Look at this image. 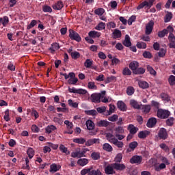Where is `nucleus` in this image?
<instances>
[{
  "instance_id": "nucleus-46",
  "label": "nucleus",
  "mask_w": 175,
  "mask_h": 175,
  "mask_svg": "<svg viewBox=\"0 0 175 175\" xmlns=\"http://www.w3.org/2000/svg\"><path fill=\"white\" fill-rule=\"evenodd\" d=\"M126 94L129 96L133 95V94H135V88L132 86L128 87L126 89Z\"/></svg>"
},
{
  "instance_id": "nucleus-42",
  "label": "nucleus",
  "mask_w": 175,
  "mask_h": 175,
  "mask_svg": "<svg viewBox=\"0 0 175 175\" xmlns=\"http://www.w3.org/2000/svg\"><path fill=\"white\" fill-rule=\"evenodd\" d=\"M91 158H92L94 161H98V159H100V154L99 152H94L91 154Z\"/></svg>"
},
{
  "instance_id": "nucleus-18",
  "label": "nucleus",
  "mask_w": 175,
  "mask_h": 175,
  "mask_svg": "<svg viewBox=\"0 0 175 175\" xmlns=\"http://www.w3.org/2000/svg\"><path fill=\"white\" fill-rule=\"evenodd\" d=\"M122 44H124L125 47H131V46H132V42H131V37H129V35L126 34L125 36Z\"/></svg>"
},
{
  "instance_id": "nucleus-43",
  "label": "nucleus",
  "mask_w": 175,
  "mask_h": 175,
  "mask_svg": "<svg viewBox=\"0 0 175 175\" xmlns=\"http://www.w3.org/2000/svg\"><path fill=\"white\" fill-rule=\"evenodd\" d=\"M146 68L148 72H149L150 75H152L153 76H157V71H155V70H154V68L151 66L148 65Z\"/></svg>"
},
{
  "instance_id": "nucleus-54",
  "label": "nucleus",
  "mask_w": 175,
  "mask_h": 175,
  "mask_svg": "<svg viewBox=\"0 0 175 175\" xmlns=\"http://www.w3.org/2000/svg\"><path fill=\"white\" fill-rule=\"evenodd\" d=\"M85 113L88 116H96V114H98V111L95 109L88 110L85 111Z\"/></svg>"
},
{
  "instance_id": "nucleus-49",
  "label": "nucleus",
  "mask_w": 175,
  "mask_h": 175,
  "mask_svg": "<svg viewBox=\"0 0 175 175\" xmlns=\"http://www.w3.org/2000/svg\"><path fill=\"white\" fill-rule=\"evenodd\" d=\"M172 18H173V14H172V12H168L165 16L164 21L165 23H169Z\"/></svg>"
},
{
  "instance_id": "nucleus-26",
  "label": "nucleus",
  "mask_w": 175,
  "mask_h": 175,
  "mask_svg": "<svg viewBox=\"0 0 175 175\" xmlns=\"http://www.w3.org/2000/svg\"><path fill=\"white\" fill-rule=\"evenodd\" d=\"M148 135H150V131H140L138 133V137L139 139H146Z\"/></svg>"
},
{
  "instance_id": "nucleus-24",
  "label": "nucleus",
  "mask_w": 175,
  "mask_h": 175,
  "mask_svg": "<svg viewBox=\"0 0 175 175\" xmlns=\"http://www.w3.org/2000/svg\"><path fill=\"white\" fill-rule=\"evenodd\" d=\"M61 169V166L59 165H57L55 163H53L50 165V170L49 172H53L55 173V172H58Z\"/></svg>"
},
{
  "instance_id": "nucleus-10",
  "label": "nucleus",
  "mask_w": 175,
  "mask_h": 175,
  "mask_svg": "<svg viewBox=\"0 0 175 175\" xmlns=\"http://www.w3.org/2000/svg\"><path fill=\"white\" fill-rule=\"evenodd\" d=\"M168 40L170 43L168 46L170 49H175V36L174 34H169L168 36Z\"/></svg>"
},
{
  "instance_id": "nucleus-28",
  "label": "nucleus",
  "mask_w": 175,
  "mask_h": 175,
  "mask_svg": "<svg viewBox=\"0 0 175 175\" xmlns=\"http://www.w3.org/2000/svg\"><path fill=\"white\" fill-rule=\"evenodd\" d=\"M88 36H90V38H100V33L96 31H91L88 33Z\"/></svg>"
},
{
  "instance_id": "nucleus-61",
  "label": "nucleus",
  "mask_w": 175,
  "mask_h": 175,
  "mask_svg": "<svg viewBox=\"0 0 175 175\" xmlns=\"http://www.w3.org/2000/svg\"><path fill=\"white\" fill-rule=\"evenodd\" d=\"M88 175H102V172H100V170H92Z\"/></svg>"
},
{
  "instance_id": "nucleus-14",
  "label": "nucleus",
  "mask_w": 175,
  "mask_h": 175,
  "mask_svg": "<svg viewBox=\"0 0 175 175\" xmlns=\"http://www.w3.org/2000/svg\"><path fill=\"white\" fill-rule=\"evenodd\" d=\"M105 174H114L116 173V171H114V167H113V164L111 165H108L107 167L105 168Z\"/></svg>"
},
{
  "instance_id": "nucleus-9",
  "label": "nucleus",
  "mask_w": 175,
  "mask_h": 175,
  "mask_svg": "<svg viewBox=\"0 0 175 175\" xmlns=\"http://www.w3.org/2000/svg\"><path fill=\"white\" fill-rule=\"evenodd\" d=\"M69 92L72 94H79L80 95H85L87 90L83 89H77L76 88H69Z\"/></svg>"
},
{
  "instance_id": "nucleus-53",
  "label": "nucleus",
  "mask_w": 175,
  "mask_h": 175,
  "mask_svg": "<svg viewBox=\"0 0 175 175\" xmlns=\"http://www.w3.org/2000/svg\"><path fill=\"white\" fill-rule=\"evenodd\" d=\"M168 83L170 85H175V76L170 75L168 78Z\"/></svg>"
},
{
  "instance_id": "nucleus-39",
  "label": "nucleus",
  "mask_w": 175,
  "mask_h": 175,
  "mask_svg": "<svg viewBox=\"0 0 175 175\" xmlns=\"http://www.w3.org/2000/svg\"><path fill=\"white\" fill-rule=\"evenodd\" d=\"M160 96L162 100H165V102H169V100H170V96H169V94L166 93H161Z\"/></svg>"
},
{
  "instance_id": "nucleus-51",
  "label": "nucleus",
  "mask_w": 175,
  "mask_h": 175,
  "mask_svg": "<svg viewBox=\"0 0 175 175\" xmlns=\"http://www.w3.org/2000/svg\"><path fill=\"white\" fill-rule=\"evenodd\" d=\"M167 35V30L166 29H163L158 32L159 38H165V36Z\"/></svg>"
},
{
  "instance_id": "nucleus-45",
  "label": "nucleus",
  "mask_w": 175,
  "mask_h": 175,
  "mask_svg": "<svg viewBox=\"0 0 175 175\" xmlns=\"http://www.w3.org/2000/svg\"><path fill=\"white\" fill-rule=\"evenodd\" d=\"M125 132L124 128L121 126H119L115 129V133L122 135Z\"/></svg>"
},
{
  "instance_id": "nucleus-35",
  "label": "nucleus",
  "mask_w": 175,
  "mask_h": 175,
  "mask_svg": "<svg viewBox=\"0 0 175 175\" xmlns=\"http://www.w3.org/2000/svg\"><path fill=\"white\" fill-rule=\"evenodd\" d=\"M62 8H64V3H62V1H57L53 6V9L56 10H61Z\"/></svg>"
},
{
  "instance_id": "nucleus-15",
  "label": "nucleus",
  "mask_w": 175,
  "mask_h": 175,
  "mask_svg": "<svg viewBox=\"0 0 175 175\" xmlns=\"http://www.w3.org/2000/svg\"><path fill=\"white\" fill-rule=\"evenodd\" d=\"M112 166L115 170H125L126 169V167L125 166V164H120L118 163H114L112 164Z\"/></svg>"
},
{
  "instance_id": "nucleus-29",
  "label": "nucleus",
  "mask_w": 175,
  "mask_h": 175,
  "mask_svg": "<svg viewBox=\"0 0 175 175\" xmlns=\"http://www.w3.org/2000/svg\"><path fill=\"white\" fill-rule=\"evenodd\" d=\"M59 149L63 154H66V155H69L70 154V151L68 150V148L65 147L64 145L60 144Z\"/></svg>"
},
{
  "instance_id": "nucleus-52",
  "label": "nucleus",
  "mask_w": 175,
  "mask_h": 175,
  "mask_svg": "<svg viewBox=\"0 0 175 175\" xmlns=\"http://www.w3.org/2000/svg\"><path fill=\"white\" fill-rule=\"evenodd\" d=\"M137 146H139L137 142H133L129 144V148H131V150H132V151H134L135 148H136Z\"/></svg>"
},
{
  "instance_id": "nucleus-6",
  "label": "nucleus",
  "mask_w": 175,
  "mask_h": 175,
  "mask_svg": "<svg viewBox=\"0 0 175 175\" xmlns=\"http://www.w3.org/2000/svg\"><path fill=\"white\" fill-rule=\"evenodd\" d=\"M143 161V157L139 155L133 156L130 159V163L140 165Z\"/></svg>"
},
{
  "instance_id": "nucleus-60",
  "label": "nucleus",
  "mask_w": 175,
  "mask_h": 175,
  "mask_svg": "<svg viewBox=\"0 0 175 175\" xmlns=\"http://www.w3.org/2000/svg\"><path fill=\"white\" fill-rule=\"evenodd\" d=\"M71 57L72 59H78V58L80 57V53L77 51H73L71 53Z\"/></svg>"
},
{
  "instance_id": "nucleus-21",
  "label": "nucleus",
  "mask_w": 175,
  "mask_h": 175,
  "mask_svg": "<svg viewBox=\"0 0 175 175\" xmlns=\"http://www.w3.org/2000/svg\"><path fill=\"white\" fill-rule=\"evenodd\" d=\"M129 67L133 70V73L139 68V62L133 61L129 64Z\"/></svg>"
},
{
  "instance_id": "nucleus-27",
  "label": "nucleus",
  "mask_w": 175,
  "mask_h": 175,
  "mask_svg": "<svg viewBox=\"0 0 175 175\" xmlns=\"http://www.w3.org/2000/svg\"><path fill=\"white\" fill-rule=\"evenodd\" d=\"M57 127L54 125H49L45 128V132L46 133H48L50 135L53 131H56Z\"/></svg>"
},
{
  "instance_id": "nucleus-50",
  "label": "nucleus",
  "mask_w": 175,
  "mask_h": 175,
  "mask_svg": "<svg viewBox=\"0 0 175 175\" xmlns=\"http://www.w3.org/2000/svg\"><path fill=\"white\" fill-rule=\"evenodd\" d=\"M136 46L137 49H147V44L143 42H138Z\"/></svg>"
},
{
  "instance_id": "nucleus-30",
  "label": "nucleus",
  "mask_w": 175,
  "mask_h": 175,
  "mask_svg": "<svg viewBox=\"0 0 175 175\" xmlns=\"http://www.w3.org/2000/svg\"><path fill=\"white\" fill-rule=\"evenodd\" d=\"M103 150H105V151H107V152H111V151H113V146H111L110 144H104L103 146Z\"/></svg>"
},
{
  "instance_id": "nucleus-48",
  "label": "nucleus",
  "mask_w": 175,
  "mask_h": 175,
  "mask_svg": "<svg viewBox=\"0 0 175 175\" xmlns=\"http://www.w3.org/2000/svg\"><path fill=\"white\" fill-rule=\"evenodd\" d=\"M1 21V24L3 27H6L9 24V17L3 16Z\"/></svg>"
},
{
  "instance_id": "nucleus-8",
  "label": "nucleus",
  "mask_w": 175,
  "mask_h": 175,
  "mask_svg": "<svg viewBox=\"0 0 175 175\" xmlns=\"http://www.w3.org/2000/svg\"><path fill=\"white\" fill-rule=\"evenodd\" d=\"M154 29V21H150L146 25L145 33L146 35H151Z\"/></svg>"
},
{
  "instance_id": "nucleus-2",
  "label": "nucleus",
  "mask_w": 175,
  "mask_h": 175,
  "mask_svg": "<svg viewBox=\"0 0 175 175\" xmlns=\"http://www.w3.org/2000/svg\"><path fill=\"white\" fill-rule=\"evenodd\" d=\"M154 2H155V0L144 1L137 7V10H140V9H143L144 8L145 9H150L154 5Z\"/></svg>"
},
{
  "instance_id": "nucleus-38",
  "label": "nucleus",
  "mask_w": 175,
  "mask_h": 175,
  "mask_svg": "<svg viewBox=\"0 0 175 175\" xmlns=\"http://www.w3.org/2000/svg\"><path fill=\"white\" fill-rule=\"evenodd\" d=\"M27 154L29 159H32V158H33V155H35V151L32 148H29L27 151Z\"/></svg>"
},
{
  "instance_id": "nucleus-57",
  "label": "nucleus",
  "mask_w": 175,
  "mask_h": 175,
  "mask_svg": "<svg viewBox=\"0 0 175 175\" xmlns=\"http://www.w3.org/2000/svg\"><path fill=\"white\" fill-rule=\"evenodd\" d=\"M88 88H89V90H96L97 87L95 85V82H92V81L88 82Z\"/></svg>"
},
{
  "instance_id": "nucleus-36",
  "label": "nucleus",
  "mask_w": 175,
  "mask_h": 175,
  "mask_svg": "<svg viewBox=\"0 0 175 175\" xmlns=\"http://www.w3.org/2000/svg\"><path fill=\"white\" fill-rule=\"evenodd\" d=\"M106 28V25L103 22H100V23L98 24L97 26H96L95 29L97 31H102Z\"/></svg>"
},
{
  "instance_id": "nucleus-47",
  "label": "nucleus",
  "mask_w": 175,
  "mask_h": 175,
  "mask_svg": "<svg viewBox=\"0 0 175 175\" xmlns=\"http://www.w3.org/2000/svg\"><path fill=\"white\" fill-rule=\"evenodd\" d=\"M105 13V9L103 8H98L94 10V14L97 16H103V14Z\"/></svg>"
},
{
  "instance_id": "nucleus-5",
  "label": "nucleus",
  "mask_w": 175,
  "mask_h": 175,
  "mask_svg": "<svg viewBox=\"0 0 175 175\" xmlns=\"http://www.w3.org/2000/svg\"><path fill=\"white\" fill-rule=\"evenodd\" d=\"M158 137L160 140H166L168 137L167 131L165 128H161L158 132Z\"/></svg>"
},
{
  "instance_id": "nucleus-40",
  "label": "nucleus",
  "mask_w": 175,
  "mask_h": 175,
  "mask_svg": "<svg viewBox=\"0 0 175 175\" xmlns=\"http://www.w3.org/2000/svg\"><path fill=\"white\" fill-rule=\"evenodd\" d=\"M122 161V153H118L114 159V162H116V163H120Z\"/></svg>"
},
{
  "instance_id": "nucleus-33",
  "label": "nucleus",
  "mask_w": 175,
  "mask_h": 175,
  "mask_svg": "<svg viewBox=\"0 0 175 175\" xmlns=\"http://www.w3.org/2000/svg\"><path fill=\"white\" fill-rule=\"evenodd\" d=\"M77 163L79 166H85V165H88V160L87 159H79Z\"/></svg>"
},
{
  "instance_id": "nucleus-62",
  "label": "nucleus",
  "mask_w": 175,
  "mask_h": 175,
  "mask_svg": "<svg viewBox=\"0 0 175 175\" xmlns=\"http://www.w3.org/2000/svg\"><path fill=\"white\" fill-rule=\"evenodd\" d=\"M151 106H152V107H155V109H158L159 110V106H161V104L158 101H155L153 100L151 101Z\"/></svg>"
},
{
  "instance_id": "nucleus-23",
  "label": "nucleus",
  "mask_w": 175,
  "mask_h": 175,
  "mask_svg": "<svg viewBox=\"0 0 175 175\" xmlns=\"http://www.w3.org/2000/svg\"><path fill=\"white\" fill-rule=\"evenodd\" d=\"M85 125L87 126V129H88V131H92L95 128V124L91 120H87L85 122Z\"/></svg>"
},
{
  "instance_id": "nucleus-4",
  "label": "nucleus",
  "mask_w": 175,
  "mask_h": 175,
  "mask_svg": "<svg viewBox=\"0 0 175 175\" xmlns=\"http://www.w3.org/2000/svg\"><path fill=\"white\" fill-rule=\"evenodd\" d=\"M69 38L71 40H75L76 42H81V37L79 33L76 32L75 30L70 29H69Z\"/></svg>"
},
{
  "instance_id": "nucleus-17",
  "label": "nucleus",
  "mask_w": 175,
  "mask_h": 175,
  "mask_svg": "<svg viewBox=\"0 0 175 175\" xmlns=\"http://www.w3.org/2000/svg\"><path fill=\"white\" fill-rule=\"evenodd\" d=\"M97 126L100 127H105L107 128V126H109L110 125V122L107 120H98L96 122Z\"/></svg>"
},
{
  "instance_id": "nucleus-37",
  "label": "nucleus",
  "mask_w": 175,
  "mask_h": 175,
  "mask_svg": "<svg viewBox=\"0 0 175 175\" xmlns=\"http://www.w3.org/2000/svg\"><path fill=\"white\" fill-rule=\"evenodd\" d=\"M68 103L69 106L73 107L74 109H77V107H79V103H77V102H74L73 100H72V99H69L68 100Z\"/></svg>"
},
{
  "instance_id": "nucleus-64",
  "label": "nucleus",
  "mask_w": 175,
  "mask_h": 175,
  "mask_svg": "<svg viewBox=\"0 0 175 175\" xmlns=\"http://www.w3.org/2000/svg\"><path fill=\"white\" fill-rule=\"evenodd\" d=\"M38 24V21L36 20H32L30 23V24L27 26V29H31V28H33L35 25Z\"/></svg>"
},
{
  "instance_id": "nucleus-1",
  "label": "nucleus",
  "mask_w": 175,
  "mask_h": 175,
  "mask_svg": "<svg viewBox=\"0 0 175 175\" xmlns=\"http://www.w3.org/2000/svg\"><path fill=\"white\" fill-rule=\"evenodd\" d=\"M106 137L109 143L114 144L118 148H122V147H124V142L118 140L125 139V135L118 133H115V135H113L111 133H108Z\"/></svg>"
},
{
  "instance_id": "nucleus-12",
  "label": "nucleus",
  "mask_w": 175,
  "mask_h": 175,
  "mask_svg": "<svg viewBox=\"0 0 175 175\" xmlns=\"http://www.w3.org/2000/svg\"><path fill=\"white\" fill-rule=\"evenodd\" d=\"M130 105L135 110H140V109H142V105H139V103L134 99L130 100Z\"/></svg>"
},
{
  "instance_id": "nucleus-58",
  "label": "nucleus",
  "mask_w": 175,
  "mask_h": 175,
  "mask_svg": "<svg viewBox=\"0 0 175 175\" xmlns=\"http://www.w3.org/2000/svg\"><path fill=\"white\" fill-rule=\"evenodd\" d=\"M166 124L168 126H173V124H174V118L172 117L168 118L166 120Z\"/></svg>"
},
{
  "instance_id": "nucleus-22",
  "label": "nucleus",
  "mask_w": 175,
  "mask_h": 175,
  "mask_svg": "<svg viewBox=\"0 0 175 175\" xmlns=\"http://www.w3.org/2000/svg\"><path fill=\"white\" fill-rule=\"evenodd\" d=\"M112 35L113 39H120V38L122 36L121 31H120L118 29H115L112 33Z\"/></svg>"
},
{
  "instance_id": "nucleus-20",
  "label": "nucleus",
  "mask_w": 175,
  "mask_h": 175,
  "mask_svg": "<svg viewBox=\"0 0 175 175\" xmlns=\"http://www.w3.org/2000/svg\"><path fill=\"white\" fill-rule=\"evenodd\" d=\"M59 49H60L59 44L57 42H54L51 44V47L49 48V50L51 54H54V53H55V50H59Z\"/></svg>"
},
{
  "instance_id": "nucleus-63",
  "label": "nucleus",
  "mask_w": 175,
  "mask_h": 175,
  "mask_svg": "<svg viewBox=\"0 0 175 175\" xmlns=\"http://www.w3.org/2000/svg\"><path fill=\"white\" fill-rule=\"evenodd\" d=\"M159 57L161 58H163L165 55H166V50H165L163 48L160 49V51L158 53Z\"/></svg>"
},
{
  "instance_id": "nucleus-34",
  "label": "nucleus",
  "mask_w": 175,
  "mask_h": 175,
  "mask_svg": "<svg viewBox=\"0 0 175 175\" xmlns=\"http://www.w3.org/2000/svg\"><path fill=\"white\" fill-rule=\"evenodd\" d=\"M134 75H144L146 73V69L140 67L137 68L135 71H134Z\"/></svg>"
},
{
  "instance_id": "nucleus-25",
  "label": "nucleus",
  "mask_w": 175,
  "mask_h": 175,
  "mask_svg": "<svg viewBox=\"0 0 175 175\" xmlns=\"http://www.w3.org/2000/svg\"><path fill=\"white\" fill-rule=\"evenodd\" d=\"M138 85L140 88H142V90H146L149 87L148 83L145 81H138Z\"/></svg>"
},
{
  "instance_id": "nucleus-11",
  "label": "nucleus",
  "mask_w": 175,
  "mask_h": 175,
  "mask_svg": "<svg viewBox=\"0 0 175 175\" xmlns=\"http://www.w3.org/2000/svg\"><path fill=\"white\" fill-rule=\"evenodd\" d=\"M140 110H142V113H144V114H148V113H150V111H151V105L141 104Z\"/></svg>"
},
{
  "instance_id": "nucleus-19",
  "label": "nucleus",
  "mask_w": 175,
  "mask_h": 175,
  "mask_svg": "<svg viewBox=\"0 0 175 175\" xmlns=\"http://www.w3.org/2000/svg\"><path fill=\"white\" fill-rule=\"evenodd\" d=\"M127 130L130 132V133L136 135V133H137V131H139V129L135 127L133 124H129L127 127Z\"/></svg>"
},
{
  "instance_id": "nucleus-55",
  "label": "nucleus",
  "mask_w": 175,
  "mask_h": 175,
  "mask_svg": "<svg viewBox=\"0 0 175 175\" xmlns=\"http://www.w3.org/2000/svg\"><path fill=\"white\" fill-rule=\"evenodd\" d=\"M162 169H166V164L161 163L159 165V166H156L154 167V170L156 172H161V170H162Z\"/></svg>"
},
{
  "instance_id": "nucleus-44",
  "label": "nucleus",
  "mask_w": 175,
  "mask_h": 175,
  "mask_svg": "<svg viewBox=\"0 0 175 175\" xmlns=\"http://www.w3.org/2000/svg\"><path fill=\"white\" fill-rule=\"evenodd\" d=\"M77 81H79V79L76 77L70 78L68 80V84H70L72 85H75V84L77 83Z\"/></svg>"
},
{
  "instance_id": "nucleus-56",
  "label": "nucleus",
  "mask_w": 175,
  "mask_h": 175,
  "mask_svg": "<svg viewBox=\"0 0 175 175\" xmlns=\"http://www.w3.org/2000/svg\"><path fill=\"white\" fill-rule=\"evenodd\" d=\"M42 10L44 12V13H51V12H53V9L49 5H44Z\"/></svg>"
},
{
  "instance_id": "nucleus-16",
  "label": "nucleus",
  "mask_w": 175,
  "mask_h": 175,
  "mask_svg": "<svg viewBox=\"0 0 175 175\" xmlns=\"http://www.w3.org/2000/svg\"><path fill=\"white\" fill-rule=\"evenodd\" d=\"M117 106L118 109H119L120 111H126V104H125L122 100L118 101Z\"/></svg>"
},
{
  "instance_id": "nucleus-41",
  "label": "nucleus",
  "mask_w": 175,
  "mask_h": 175,
  "mask_svg": "<svg viewBox=\"0 0 175 175\" xmlns=\"http://www.w3.org/2000/svg\"><path fill=\"white\" fill-rule=\"evenodd\" d=\"M123 76H131L132 75V71L129 69V68L126 67L122 70Z\"/></svg>"
},
{
  "instance_id": "nucleus-7",
  "label": "nucleus",
  "mask_w": 175,
  "mask_h": 175,
  "mask_svg": "<svg viewBox=\"0 0 175 175\" xmlns=\"http://www.w3.org/2000/svg\"><path fill=\"white\" fill-rule=\"evenodd\" d=\"M103 96L100 93H94L90 96V99L94 103H100Z\"/></svg>"
},
{
  "instance_id": "nucleus-13",
  "label": "nucleus",
  "mask_w": 175,
  "mask_h": 175,
  "mask_svg": "<svg viewBox=\"0 0 175 175\" xmlns=\"http://www.w3.org/2000/svg\"><path fill=\"white\" fill-rule=\"evenodd\" d=\"M157 125V118H150L148 120L146 123V126L148 128H154Z\"/></svg>"
},
{
  "instance_id": "nucleus-31",
  "label": "nucleus",
  "mask_w": 175,
  "mask_h": 175,
  "mask_svg": "<svg viewBox=\"0 0 175 175\" xmlns=\"http://www.w3.org/2000/svg\"><path fill=\"white\" fill-rule=\"evenodd\" d=\"M94 64V61L90 59H87L84 62V66L86 67L88 69H90Z\"/></svg>"
},
{
  "instance_id": "nucleus-3",
  "label": "nucleus",
  "mask_w": 175,
  "mask_h": 175,
  "mask_svg": "<svg viewBox=\"0 0 175 175\" xmlns=\"http://www.w3.org/2000/svg\"><path fill=\"white\" fill-rule=\"evenodd\" d=\"M157 116L158 118L165 120V118H168L169 116H170V111L166 109H159L157 112Z\"/></svg>"
},
{
  "instance_id": "nucleus-59",
  "label": "nucleus",
  "mask_w": 175,
  "mask_h": 175,
  "mask_svg": "<svg viewBox=\"0 0 175 175\" xmlns=\"http://www.w3.org/2000/svg\"><path fill=\"white\" fill-rule=\"evenodd\" d=\"M116 77L114 76H111V77H108L106 79H105V84H109V83H113V81H116Z\"/></svg>"
},
{
  "instance_id": "nucleus-32",
  "label": "nucleus",
  "mask_w": 175,
  "mask_h": 175,
  "mask_svg": "<svg viewBox=\"0 0 175 175\" xmlns=\"http://www.w3.org/2000/svg\"><path fill=\"white\" fill-rule=\"evenodd\" d=\"M72 142L77 143V144H84V143L85 144V139L83 137L75 138L72 139Z\"/></svg>"
}]
</instances>
